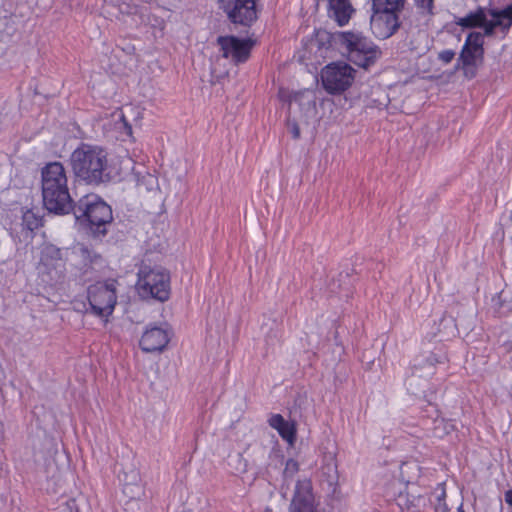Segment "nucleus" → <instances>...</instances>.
<instances>
[{
    "label": "nucleus",
    "mask_w": 512,
    "mask_h": 512,
    "mask_svg": "<svg viewBox=\"0 0 512 512\" xmlns=\"http://www.w3.org/2000/svg\"><path fill=\"white\" fill-rule=\"evenodd\" d=\"M70 162L75 177L87 185L98 186L112 178L108 153L100 146L81 143L72 152Z\"/></svg>",
    "instance_id": "1"
},
{
    "label": "nucleus",
    "mask_w": 512,
    "mask_h": 512,
    "mask_svg": "<svg viewBox=\"0 0 512 512\" xmlns=\"http://www.w3.org/2000/svg\"><path fill=\"white\" fill-rule=\"evenodd\" d=\"M43 205L48 213L65 215L74 204L69 193L66 170L61 162H50L41 170Z\"/></svg>",
    "instance_id": "2"
},
{
    "label": "nucleus",
    "mask_w": 512,
    "mask_h": 512,
    "mask_svg": "<svg viewBox=\"0 0 512 512\" xmlns=\"http://www.w3.org/2000/svg\"><path fill=\"white\" fill-rule=\"evenodd\" d=\"M325 34L330 43L344 46L349 60L359 67L368 68L381 54L379 48L361 33L339 31Z\"/></svg>",
    "instance_id": "3"
},
{
    "label": "nucleus",
    "mask_w": 512,
    "mask_h": 512,
    "mask_svg": "<svg viewBox=\"0 0 512 512\" xmlns=\"http://www.w3.org/2000/svg\"><path fill=\"white\" fill-rule=\"evenodd\" d=\"M136 290L143 299L168 300L170 295V275L158 265L142 261L137 273Z\"/></svg>",
    "instance_id": "4"
},
{
    "label": "nucleus",
    "mask_w": 512,
    "mask_h": 512,
    "mask_svg": "<svg viewBox=\"0 0 512 512\" xmlns=\"http://www.w3.org/2000/svg\"><path fill=\"white\" fill-rule=\"evenodd\" d=\"M73 212L80 224H111L113 221V211L103 199L97 195H85L81 197L73 206Z\"/></svg>",
    "instance_id": "5"
},
{
    "label": "nucleus",
    "mask_w": 512,
    "mask_h": 512,
    "mask_svg": "<svg viewBox=\"0 0 512 512\" xmlns=\"http://www.w3.org/2000/svg\"><path fill=\"white\" fill-rule=\"evenodd\" d=\"M355 69L345 62H332L321 71L323 88L332 95H339L351 87Z\"/></svg>",
    "instance_id": "6"
},
{
    "label": "nucleus",
    "mask_w": 512,
    "mask_h": 512,
    "mask_svg": "<svg viewBox=\"0 0 512 512\" xmlns=\"http://www.w3.org/2000/svg\"><path fill=\"white\" fill-rule=\"evenodd\" d=\"M88 301L95 315L100 317L111 315L117 301L116 282L91 285L88 288Z\"/></svg>",
    "instance_id": "7"
},
{
    "label": "nucleus",
    "mask_w": 512,
    "mask_h": 512,
    "mask_svg": "<svg viewBox=\"0 0 512 512\" xmlns=\"http://www.w3.org/2000/svg\"><path fill=\"white\" fill-rule=\"evenodd\" d=\"M38 274L46 284H56L64 275V262L60 250L55 246H45L41 251V258L37 267Z\"/></svg>",
    "instance_id": "8"
},
{
    "label": "nucleus",
    "mask_w": 512,
    "mask_h": 512,
    "mask_svg": "<svg viewBox=\"0 0 512 512\" xmlns=\"http://www.w3.org/2000/svg\"><path fill=\"white\" fill-rule=\"evenodd\" d=\"M216 42L222 57L230 59L234 65L246 63L255 44V41L250 38L241 39L234 35L219 36Z\"/></svg>",
    "instance_id": "9"
},
{
    "label": "nucleus",
    "mask_w": 512,
    "mask_h": 512,
    "mask_svg": "<svg viewBox=\"0 0 512 512\" xmlns=\"http://www.w3.org/2000/svg\"><path fill=\"white\" fill-rule=\"evenodd\" d=\"M228 19L234 24L250 26L258 18L257 0H220Z\"/></svg>",
    "instance_id": "10"
},
{
    "label": "nucleus",
    "mask_w": 512,
    "mask_h": 512,
    "mask_svg": "<svg viewBox=\"0 0 512 512\" xmlns=\"http://www.w3.org/2000/svg\"><path fill=\"white\" fill-rule=\"evenodd\" d=\"M371 30L378 39L391 37L400 27L399 13L401 10L372 9Z\"/></svg>",
    "instance_id": "11"
},
{
    "label": "nucleus",
    "mask_w": 512,
    "mask_h": 512,
    "mask_svg": "<svg viewBox=\"0 0 512 512\" xmlns=\"http://www.w3.org/2000/svg\"><path fill=\"white\" fill-rule=\"evenodd\" d=\"M169 341L167 332L160 327L147 329L140 340V347L144 352L162 351Z\"/></svg>",
    "instance_id": "12"
},
{
    "label": "nucleus",
    "mask_w": 512,
    "mask_h": 512,
    "mask_svg": "<svg viewBox=\"0 0 512 512\" xmlns=\"http://www.w3.org/2000/svg\"><path fill=\"white\" fill-rule=\"evenodd\" d=\"M489 15L493 20L489 21L486 29V36L491 37L495 29L500 27L504 33H507L512 27V3L503 9H489Z\"/></svg>",
    "instance_id": "13"
},
{
    "label": "nucleus",
    "mask_w": 512,
    "mask_h": 512,
    "mask_svg": "<svg viewBox=\"0 0 512 512\" xmlns=\"http://www.w3.org/2000/svg\"><path fill=\"white\" fill-rule=\"evenodd\" d=\"M290 506L316 510L317 505L310 480L303 479L297 481Z\"/></svg>",
    "instance_id": "14"
},
{
    "label": "nucleus",
    "mask_w": 512,
    "mask_h": 512,
    "mask_svg": "<svg viewBox=\"0 0 512 512\" xmlns=\"http://www.w3.org/2000/svg\"><path fill=\"white\" fill-rule=\"evenodd\" d=\"M487 15H489L488 10L485 7L478 6L466 16L455 18V23L464 29L483 28L484 36H486L487 25L490 21L487 19Z\"/></svg>",
    "instance_id": "15"
},
{
    "label": "nucleus",
    "mask_w": 512,
    "mask_h": 512,
    "mask_svg": "<svg viewBox=\"0 0 512 512\" xmlns=\"http://www.w3.org/2000/svg\"><path fill=\"white\" fill-rule=\"evenodd\" d=\"M269 425L276 429L279 435L292 446L296 440V427L293 422H289L280 414H274L269 419Z\"/></svg>",
    "instance_id": "16"
},
{
    "label": "nucleus",
    "mask_w": 512,
    "mask_h": 512,
    "mask_svg": "<svg viewBox=\"0 0 512 512\" xmlns=\"http://www.w3.org/2000/svg\"><path fill=\"white\" fill-rule=\"evenodd\" d=\"M329 8L339 26L346 25L354 11L349 0H329Z\"/></svg>",
    "instance_id": "17"
},
{
    "label": "nucleus",
    "mask_w": 512,
    "mask_h": 512,
    "mask_svg": "<svg viewBox=\"0 0 512 512\" xmlns=\"http://www.w3.org/2000/svg\"><path fill=\"white\" fill-rule=\"evenodd\" d=\"M438 359L434 354L419 356L414 360L413 375L417 377H428L434 374L435 364Z\"/></svg>",
    "instance_id": "18"
},
{
    "label": "nucleus",
    "mask_w": 512,
    "mask_h": 512,
    "mask_svg": "<svg viewBox=\"0 0 512 512\" xmlns=\"http://www.w3.org/2000/svg\"><path fill=\"white\" fill-rule=\"evenodd\" d=\"M46 211L45 207H33L31 209L23 210L21 209L22 214V224H42L44 212Z\"/></svg>",
    "instance_id": "19"
},
{
    "label": "nucleus",
    "mask_w": 512,
    "mask_h": 512,
    "mask_svg": "<svg viewBox=\"0 0 512 512\" xmlns=\"http://www.w3.org/2000/svg\"><path fill=\"white\" fill-rule=\"evenodd\" d=\"M477 54H479V51L472 49L467 44H464L458 58V63H461L463 68L475 66Z\"/></svg>",
    "instance_id": "20"
},
{
    "label": "nucleus",
    "mask_w": 512,
    "mask_h": 512,
    "mask_svg": "<svg viewBox=\"0 0 512 512\" xmlns=\"http://www.w3.org/2000/svg\"><path fill=\"white\" fill-rule=\"evenodd\" d=\"M405 0H372V9L403 10Z\"/></svg>",
    "instance_id": "21"
},
{
    "label": "nucleus",
    "mask_w": 512,
    "mask_h": 512,
    "mask_svg": "<svg viewBox=\"0 0 512 512\" xmlns=\"http://www.w3.org/2000/svg\"><path fill=\"white\" fill-rule=\"evenodd\" d=\"M299 464L294 459H288L285 465V469L283 471L284 484L282 486V494L286 496L285 486L288 487V480L292 479L293 476L298 472Z\"/></svg>",
    "instance_id": "22"
},
{
    "label": "nucleus",
    "mask_w": 512,
    "mask_h": 512,
    "mask_svg": "<svg viewBox=\"0 0 512 512\" xmlns=\"http://www.w3.org/2000/svg\"><path fill=\"white\" fill-rule=\"evenodd\" d=\"M465 44L469 45L472 49L479 51V56L483 55V35L479 32H470L466 38Z\"/></svg>",
    "instance_id": "23"
},
{
    "label": "nucleus",
    "mask_w": 512,
    "mask_h": 512,
    "mask_svg": "<svg viewBox=\"0 0 512 512\" xmlns=\"http://www.w3.org/2000/svg\"><path fill=\"white\" fill-rule=\"evenodd\" d=\"M85 230V234L93 237L94 239H100L104 237L107 233L105 226H83Z\"/></svg>",
    "instance_id": "24"
},
{
    "label": "nucleus",
    "mask_w": 512,
    "mask_h": 512,
    "mask_svg": "<svg viewBox=\"0 0 512 512\" xmlns=\"http://www.w3.org/2000/svg\"><path fill=\"white\" fill-rule=\"evenodd\" d=\"M414 3L422 13L432 15L434 9V0H414Z\"/></svg>",
    "instance_id": "25"
},
{
    "label": "nucleus",
    "mask_w": 512,
    "mask_h": 512,
    "mask_svg": "<svg viewBox=\"0 0 512 512\" xmlns=\"http://www.w3.org/2000/svg\"><path fill=\"white\" fill-rule=\"evenodd\" d=\"M455 51L452 49H446L442 50L438 53V60L441 61L443 64L447 65L452 62V60L455 58Z\"/></svg>",
    "instance_id": "26"
},
{
    "label": "nucleus",
    "mask_w": 512,
    "mask_h": 512,
    "mask_svg": "<svg viewBox=\"0 0 512 512\" xmlns=\"http://www.w3.org/2000/svg\"><path fill=\"white\" fill-rule=\"evenodd\" d=\"M159 208H160V211H158L157 213L148 212L149 215L153 214V215H155V217L149 218V219H147V221L152 222V223H164L166 221L165 211L163 209L162 203L159 205Z\"/></svg>",
    "instance_id": "27"
},
{
    "label": "nucleus",
    "mask_w": 512,
    "mask_h": 512,
    "mask_svg": "<svg viewBox=\"0 0 512 512\" xmlns=\"http://www.w3.org/2000/svg\"><path fill=\"white\" fill-rule=\"evenodd\" d=\"M289 128H290V132L292 134V137L293 139H299L300 138V128H299V125L297 124V122L293 121V122H289Z\"/></svg>",
    "instance_id": "28"
},
{
    "label": "nucleus",
    "mask_w": 512,
    "mask_h": 512,
    "mask_svg": "<svg viewBox=\"0 0 512 512\" xmlns=\"http://www.w3.org/2000/svg\"><path fill=\"white\" fill-rule=\"evenodd\" d=\"M289 512H316L314 509L289 506Z\"/></svg>",
    "instance_id": "29"
},
{
    "label": "nucleus",
    "mask_w": 512,
    "mask_h": 512,
    "mask_svg": "<svg viewBox=\"0 0 512 512\" xmlns=\"http://www.w3.org/2000/svg\"><path fill=\"white\" fill-rule=\"evenodd\" d=\"M505 501L509 506L512 507V489L505 493Z\"/></svg>",
    "instance_id": "30"
},
{
    "label": "nucleus",
    "mask_w": 512,
    "mask_h": 512,
    "mask_svg": "<svg viewBox=\"0 0 512 512\" xmlns=\"http://www.w3.org/2000/svg\"><path fill=\"white\" fill-rule=\"evenodd\" d=\"M123 126L125 128L126 134L130 136L132 134V127L128 122L125 121L124 118H123Z\"/></svg>",
    "instance_id": "31"
},
{
    "label": "nucleus",
    "mask_w": 512,
    "mask_h": 512,
    "mask_svg": "<svg viewBox=\"0 0 512 512\" xmlns=\"http://www.w3.org/2000/svg\"><path fill=\"white\" fill-rule=\"evenodd\" d=\"M23 231L27 236H29V234L32 232V228L30 226H23Z\"/></svg>",
    "instance_id": "32"
},
{
    "label": "nucleus",
    "mask_w": 512,
    "mask_h": 512,
    "mask_svg": "<svg viewBox=\"0 0 512 512\" xmlns=\"http://www.w3.org/2000/svg\"><path fill=\"white\" fill-rule=\"evenodd\" d=\"M437 510H441L442 512H445V511H446V505H445V503H443V504H441V503H440V504H439V507H437Z\"/></svg>",
    "instance_id": "33"
},
{
    "label": "nucleus",
    "mask_w": 512,
    "mask_h": 512,
    "mask_svg": "<svg viewBox=\"0 0 512 512\" xmlns=\"http://www.w3.org/2000/svg\"><path fill=\"white\" fill-rule=\"evenodd\" d=\"M458 512H465L464 509H463V505H460L457 509Z\"/></svg>",
    "instance_id": "34"
}]
</instances>
